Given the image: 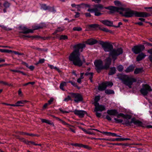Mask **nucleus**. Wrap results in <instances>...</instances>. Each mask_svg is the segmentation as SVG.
I'll list each match as a JSON object with an SVG mask.
<instances>
[{
  "label": "nucleus",
  "mask_w": 152,
  "mask_h": 152,
  "mask_svg": "<svg viewBox=\"0 0 152 152\" xmlns=\"http://www.w3.org/2000/svg\"><path fill=\"white\" fill-rule=\"evenodd\" d=\"M0 52L2 53H10L12 52V50H8L5 49H0Z\"/></svg>",
  "instance_id": "nucleus-33"
},
{
  "label": "nucleus",
  "mask_w": 152,
  "mask_h": 152,
  "mask_svg": "<svg viewBox=\"0 0 152 152\" xmlns=\"http://www.w3.org/2000/svg\"><path fill=\"white\" fill-rule=\"evenodd\" d=\"M12 53H14L15 54H17V55H22V54H23L22 53H19L18 52H16V51H12Z\"/></svg>",
  "instance_id": "nucleus-62"
},
{
  "label": "nucleus",
  "mask_w": 152,
  "mask_h": 152,
  "mask_svg": "<svg viewBox=\"0 0 152 152\" xmlns=\"http://www.w3.org/2000/svg\"><path fill=\"white\" fill-rule=\"evenodd\" d=\"M119 140V141H123L124 140H130L131 139L129 138H116V140Z\"/></svg>",
  "instance_id": "nucleus-42"
},
{
  "label": "nucleus",
  "mask_w": 152,
  "mask_h": 152,
  "mask_svg": "<svg viewBox=\"0 0 152 152\" xmlns=\"http://www.w3.org/2000/svg\"><path fill=\"white\" fill-rule=\"evenodd\" d=\"M74 113L78 116L80 118H83L84 117L85 114L87 113L86 111L83 110H75L73 111Z\"/></svg>",
  "instance_id": "nucleus-14"
},
{
  "label": "nucleus",
  "mask_w": 152,
  "mask_h": 152,
  "mask_svg": "<svg viewBox=\"0 0 152 152\" xmlns=\"http://www.w3.org/2000/svg\"><path fill=\"white\" fill-rule=\"evenodd\" d=\"M48 66L51 69H54L56 70L59 73L61 72V70L56 66H54L53 65H51L49 64H48Z\"/></svg>",
  "instance_id": "nucleus-27"
},
{
  "label": "nucleus",
  "mask_w": 152,
  "mask_h": 152,
  "mask_svg": "<svg viewBox=\"0 0 152 152\" xmlns=\"http://www.w3.org/2000/svg\"><path fill=\"white\" fill-rule=\"evenodd\" d=\"M70 95L72 97L75 99L74 101L78 103L79 102L83 100L82 96L79 94L71 93H70Z\"/></svg>",
  "instance_id": "nucleus-12"
},
{
  "label": "nucleus",
  "mask_w": 152,
  "mask_h": 152,
  "mask_svg": "<svg viewBox=\"0 0 152 152\" xmlns=\"http://www.w3.org/2000/svg\"><path fill=\"white\" fill-rule=\"evenodd\" d=\"M73 29L74 31H80L82 30V28L80 27H76L73 28Z\"/></svg>",
  "instance_id": "nucleus-43"
},
{
  "label": "nucleus",
  "mask_w": 152,
  "mask_h": 152,
  "mask_svg": "<svg viewBox=\"0 0 152 152\" xmlns=\"http://www.w3.org/2000/svg\"><path fill=\"white\" fill-rule=\"evenodd\" d=\"M124 120H123L122 124L125 125L126 126H131L132 123V118L131 119V121H130L129 120L130 119L128 118H124Z\"/></svg>",
  "instance_id": "nucleus-20"
},
{
  "label": "nucleus",
  "mask_w": 152,
  "mask_h": 152,
  "mask_svg": "<svg viewBox=\"0 0 152 152\" xmlns=\"http://www.w3.org/2000/svg\"><path fill=\"white\" fill-rule=\"evenodd\" d=\"M122 7H118L114 6H111L108 7H105L104 8L106 9H108L110 10V12L113 13L115 12H119L121 14H123V12H122L121 10Z\"/></svg>",
  "instance_id": "nucleus-11"
},
{
  "label": "nucleus",
  "mask_w": 152,
  "mask_h": 152,
  "mask_svg": "<svg viewBox=\"0 0 152 152\" xmlns=\"http://www.w3.org/2000/svg\"><path fill=\"white\" fill-rule=\"evenodd\" d=\"M70 99H71L70 97L69 96H67V97L65 98L64 99L63 101H64L67 102L68 101H69V100H70Z\"/></svg>",
  "instance_id": "nucleus-53"
},
{
  "label": "nucleus",
  "mask_w": 152,
  "mask_h": 152,
  "mask_svg": "<svg viewBox=\"0 0 152 152\" xmlns=\"http://www.w3.org/2000/svg\"><path fill=\"white\" fill-rule=\"evenodd\" d=\"M99 29L101 30H102L103 31H105V32H109V30H108V29H107L106 28H104V27H103V28H100V27H99Z\"/></svg>",
  "instance_id": "nucleus-51"
},
{
  "label": "nucleus",
  "mask_w": 152,
  "mask_h": 152,
  "mask_svg": "<svg viewBox=\"0 0 152 152\" xmlns=\"http://www.w3.org/2000/svg\"><path fill=\"white\" fill-rule=\"evenodd\" d=\"M67 83H70L73 86H75V87L77 88L78 89L79 88L77 86V83L73 81H69Z\"/></svg>",
  "instance_id": "nucleus-39"
},
{
  "label": "nucleus",
  "mask_w": 152,
  "mask_h": 152,
  "mask_svg": "<svg viewBox=\"0 0 152 152\" xmlns=\"http://www.w3.org/2000/svg\"><path fill=\"white\" fill-rule=\"evenodd\" d=\"M100 99V96H95L94 99V103H98V102Z\"/></svg>",
  "instance_id": "nucleus-44"
},
{
  "label": "nucleus",
  "mask_w": 152,
  "mask_h": 152,
  "mask_svg": "<svg viewBox=\"0 0 152 152\" xmlns=\"http://www.w3.org/2000/svg\"><path fill=\"white\" fill-rule=\"evenodd\" d=\"M85 47V44L84 43H82L76 44L74 45L73 48H84Z\"/></svg>",
  "instance_id": "nucleus-30"
},
{
  "label": "nucleus",
  "mask_w": 152,
  "mask_h": 152,
  "mask_svg": "<svg viewBox=\"0 0 152 152\" xmlns=\"http://www.w3.org/2000/svg\"><path fill=\"white\" fill-rule=\"evenodd\" d=\"M142 69L141 68H137L134 71V73L135 74H137L141 72Z\"/></svg>",
  "instance_id": "nucleus-47"
},
{
  "label": "nucleus",
  "mask_w": 152,
  "mask_h": 152,
  "mask_svg": "<svg viewBox=\"0 0 152 152\" xmlns=\"http://www.w3.org/2000/svg\"><path fill=\"white\" fill-rule=\"evenodd\" d=\"M67 39V37L66 36L62 35L60 37V38H59V39L60 40H61V39L65 40V39Z\"/></svg>",
  "instance_id": "nucleus-50"
},
{
  "label": "nucleus",
  "mask_w": 152,
  "mask_h": 152,
  "mask_svg": "<svg viewBox=\"0 0 152 152\" xmlns=\"http://www.w3.org/2000/svg\"><path fill=\"white\" fill-rule=\"evenodd\" d=\"M107 113L110 115L115 116L118 113V111L116 109H111L108 110L107 111Z\"/></svg>",
  "instance_id": "nucleus-18"
},
{
  "label": "nucleus",
  "mask_w": 152,
  "mask_h": 152,
  "mask_svg": "<svg viewBox=\"0 0 152 152\" xmlns=\"http://www.w3.org/2000/svg\"><path fill=\"white\" fill-rule=\"evenodd\" d=\"M35 83V82H28L27 83H25L23 85V86H26L28 84H31L32 85H33Z\"/></svg>",
  "instance_id": "nucleus-52"
},
{
  "label": "nucleus",
  "mask_w": 152,
  "mask_h": 152,
  "mask_svg": "<svg viewBox=\"0 0 152 152\" xmlns=\"http://www.w3.org/2000/svg\"><path fill=\"white\" fill-rule=\"evenodd\" d=\"M102 23L104 24L107 26H112L113 24V22L106 20L101 21Z\"/></svg>",
  "instance_id": "nucleus-23"
},
{
  "label": "nucleus",
  "mask_w": 152,
  "mask_h": 152,
  "mask_svg": "<svg viewBox=\"0 0 152 152\" xmlns=\"http://www.w3.org/2000/svg\"><path fill=\"white\" fill-rule=\"evenodd\" d=\"M61 124H63L64 125H67L68 126H70V125H69V124L67 123L65 121L63 120H62V121L61 122Z\"/></svg>",
  "instance_id": "nucleus-60"
},
{
  "label": "nucleus",
  "mask_w": 152,
  "mask_h": 152,
  "mask_svg": "<svg viewBox=\"0 0 152 152\" xmlns=\"http://www.w3.org/2000/svg\"><path fill=\"white\" fill-rule=\"evenodd\" d=\"M116 116L118 118H120L121 117H122L123 118H128L129 119H131V115H128V114H124L123 113H118H118L116 115Z\"/></svg>",
  "instance_id": "nucleus-19"
},
{
  "label": "nucleus",
  "mask_w": 152,
  "mask_h": 152,
  "mask_svg": "<svg viewBox=\"0 0 152 152\" xmlns=\"http://www.w3.org/2000/svg\"><path fill=\"white\" fill-rule=\"evenodd\" d=\"M105 118L108 121H111L112 120L111 117L108 115H107L106 116Z\"/></svg>",
  "instance_id": "nucleus-59"
},
{
  "label": "nucleus",
  "mask_w": 152,
  "mask_h": 152,
  "mask_svg": "<svg viewBox=\"0 0 152 152\" xmlns=\"http://www.w3.org/2000/svg\"><path fill=\"white\" fill-rule=\"evenodd\" d=\"M105 52H109L110 56H111L114 61L117 59V57L122 53L123 50L122 48H117L115 49L114 48H103Z\"/></svg>",
  "instance_id": "nucleus-4"
},
{
  "label": "nucleus",
  "mask_w": 152,
  "mask_h": 152,
  "mask_svg": "<svg viewBox=\"0 0 152 152\" xmlns=\"http://www.w3.org/2000/svg\"><path fill=\"white\" fill-rule=\"evenodd\" d=\"M93 73H91V74H90L89 76V79L90 80V81L91 83H92L93 82V81L92 80V79L93 77Z\"/></svg>",
  "instance_id": "nucleus-54"
},
{
  "label": "nucleus",
  "mask_w": 152,
  "mask_h": 152,
  "mask_svg": "<svg viewBox=\"0 0 152 152\" xmlns=\"http://www.w3.org/2000/svg\"><path fill=\"white\" fill-rule=\"evenodd\" d=\"M116 72V69L115 67H111L110 68V70L108 73V75H111L114 74Z\"/></svg>",
  "instance_id": "nucleus-25"
},
{
  "label": "nucleus",
  "mask_w": 152,
  "mask_h": 152,
  "mask_svg": "<svg viewBox=\"0 0 152 152\" xmlns=\"http://www.w3.org/2000/svg\"><path fill=\"white\" fill-rule=\"evenodd\" d=\"M144 45H146L145 46L146 47H151L152 46V45L150 43H148L146 42H144L143 44V45H135L133 47V48H145V46Z\"/></svg>",
  "instance_id": "nucleus-21"
},
{
  "label": "nucleus",
  "mask_w": 152,
  "mask_h": 152,
  "mask_svg": "<svg viewBox=\"0 0 152 152\" xmlns=\"http://www.w3.org/2000/svg\"><path fill=\"white\" fill-rule=\"evenodd\" d=\"M45 59L44 58L40 59L38 62L36 64L37 65L39 64H42L44 62Z\"/></svg>",
  "instance_id": "nucleus-49"
},
{
  "label": "nucleus",
  "mask_w": 152,
  "mask_h": 152,
  "mask_svg": "<svg viewBox=\"0 0 152 152\" xmlns=\"http://www.w3.org/2000/svg\"><path fill=\"white\" fill-rule=\"evenodd\" d=\"M114 120L117 123H121L123 122V120L121 119H118L116 118H114Z\"/></svg>",
  "instance_id": "nucleus-45"
},
{
  "label": "nucleus",
  "mask_w": 152,
  "mask_h": 152,
  "mask_svg": "<svg viewBox=\"0 0 152 152\" xmlns=\"http://www.w3.org/2000/svg\"><path fill=\"white\" fill-rule=\"evenodd\" d=\"M105 93L107 94H113L114 92L113 90L106 89L105 91Z\"/></svg>",
  "instance_id": "nucleus-32"
},
{
  "label": "nucleus",
  "mask_w": 152,
  "mask_h": 152,
  "mask_svg": "<svg viewBox=\"0 0 152 152\" xmlns=\"http://www.w3.org/2000/svg\"><path fill=\"white\" fill-rule=\"evenodd\" d=\"M104 7L103 5L99 4L94 5V8L88 9L87 11L91 12H94L95 16H99L102 14L101 10Z\"/></svg>",
  "instance_id": "nucleus-5"
},
{
  "label": "nucleus",
  "mask_w": 152,
  "mask_h": 152,
  "mask_svg": "<svg viewBox=\"0 0 152 152\" xmlns=\"http://www.w3.org/2000/svg\"><path fill=\"white\" fill-rule=\"evenodd\" d=\"M49 7L47 6L45 4H43L41 5V9L44 10H46L48 9Z\"/></svg>",
  "instance_id": "nucleus-36"
},
{
  "label": "nucleus",
  "mask_w": 152,
  "mask_h": 152,
  "mask_svg": "<svg viewBox=\"0 0 152 152\" xmlns=\"http://www.w3.org/2000/svg\"><path fill=\"white\" fill-rule=\"evenodd\" d=\"M75 146L81 147L82 144L80 143H75Z\"/></svg>",
  "instance_id": "nucleus-63"
},
{
  "label": "nucleus",
  "mask_w": 152,
  "mask_h": 152,
  "mask_svg": "<svg viewBox=\"0 0 152 152\" xmlns=\"http://www.w3.org/2000/svg\"><path fill=\"white\" fill-rule=\"evenodd\" d=\"M144 48H132V51L135 54H138L143 50Z\"/></svg>",
  "instance_id": "nucleus-24"
},
{
  "label": "nucleus",
  "mask_w": 152,
  "mask_h": 152,
  "mask_svg": "<svg viewBox=\"0 0 152 152\" xmlns=\"http://www.w3.org/2000/svg\"><path fill=\"white\" fill-rule=\"evenodd\" d=\"M117 68L119 72H121L123 70L124 66L122 65H120L117 66Z\"/></svg>",
  "instance_id": "nucleus-35"
},
{
  "label": "nucleus",
  "mask_w": 152,
  "mask_h": 152,
  "mask_svg": "<svg viewBox=\"0 0 152 152\" xmlns=\"http://www.w3.org/2000/svg\"><path fill=\"white\" fill-rule=\"evenodd\" d=\"M132 123L139 127H144L143 124L140 121L137 120L135 118H132Z\"/></svg>",
  "instance_id": "nucleus-16"
},
{
  "label": "nucleus",
  "mask_w": 152,
  "mask_h": 152,
  "mask_svg": "<svg viewBox=\"0 0 152 152\" xmlns=\"http://www.w3.org/2000/svg\"><path fill=\"white\" fill-rule=\"evenodd\" d=\"M134 69V66L131 65L128 67L125 70V72L126 73L129 72L133 71Z\"/></svg>",
  "instance_id": "nucleus-26"
},
{
  "label": "nucleus",
  "mask_w": 152,
  "mask_h": 152,
  "mask_svg": "<svg viewBox=\"0 0 152 152\" xmlns=\"http://www.w3.org/2000/svg\"><path fill=\"white\" fill-rule=\"evenodd\" d=\"M81 147H83L85 148H86L87 149L89 150H90L91 149V148L90 147L88 146V145H84L82 144Z\"/></svg>",
  "instance_id": "nucleus-48"
},
{
  "label": "nucleus",
  "mask_w": 152,
  "mask_h": 152,
  "mask_svg": "<svg viewBox=\"0 0 152 152\" xmlns=\"http://www.w3.org/2000/svg\"><path fill=\"white\" fill-rule=\"evenodd\" d=\"M59 110L62 113L64 114L65 113H69L70 112H72L71 110H69L68 111L64 110L62 109V108H60L59 109Z\"/></svg>",
  "instance_id": "nucleus-38"
},
{
  "label": "nucleus",
  "mask_w": 152,
  "mask_h": 152,
  "mask_svg": "<svg viewBox=\"0 0 152 152\" xmlns=\"http://www.w3.org/2000/svg\"><path fill=\"white\" fill-rule=\"evenodd\" d=\"M37 37V36H26L25 35H22V36L21 37L22 38H24L25 37H26L28 38H31L33 39V38H36Z\"/></svg>",
  "instance_id": "nucleus-46"
},
{
  "label": "nucleus",
  "mask_w": 152,
  "mask_h": 152,
  "mask_svg": "<svg viewBox=\"0 0 152 152\" xmlns=\"http://www.w3.org/2000/svg\"><path fill=\"white\" fill-rule=\"evenodd\" d=\"M100 40H99L100 41ZM96 39L93 38H90L85 41V43L88 45H93L96 44L97 43H99V42Z\"/></svg>",
  "instance_id": "nucleus-17"
},
{
  "label": "nucleus",
  "mask_w": 152,
  "mask_h": 152,
  "mask_svg": "<svg viewBox=\"0 0 152 152\" xmlns=\"http://www.w3.org/2000/svg\"><path fill=\"white\" fill-rule=\"evenodd\" d=\"M41 121L42 123H45L49 124L53 126L54 125L53 123L51 122L50 121L43 119H41Z\"/></svg>",
  "instance_id": "nucleus-28"
},
{
  "label": "nucleus",
  "mask_w": 152,
  "mask_h": 152,
  "mask_svg": "<svg viewBox=\"0 0 152 152\" xmlns=\"http://www.w3.org/2000/svg\"><path fill=\"white\" fill-rule=\"evenodd\" d=\"M31 70H33L34 69V67L32 65L30 66L29 67H28Z\"/></svg>",
  "instance_id": "nucleus-64"
},
{
  "label": "nucleus",
  "mask_w": 152,
  "mask_h": 152,
  "mask_svg": "<svg viewBox=\"0 0 152 152\" xmlns=\"http://www.w3.org/2000/svg\"><path fill=\"white\" fill-rule=\"evenodd\" d=\"M113 85V84L112 82H103L99 84L98 87V89L101 91H105L107 87H111Z\"/></svg>",
  "instance_id": "nucleus-10"
},
{
  "label": "nucleus",
  "mask_w": 152,
  "mask_h": 152,
  "mask_svg": "<svg viewBox=\"0 0 152 152\" xmlns=\"http://www.w3.org/2000/svg\"><path fill=\"white\" fill-rule=\"evenodd\" d=\"M83 48H75L69 56V60L70 61L72 62L74 65L80 66L83 63L85 62V59L83 56L82 60L80 58V53L83 51Z\"/></svg>",
  "instance_id": "nucleus-1"
},
{
  "label": "nucleus",
  "mask_w": 152,
  "mask_h": 152,
  "mask_svg": "<svg viewBox=\"0 0 152 152\" xmlns=\"http://www.w3.org/2000/svg\"><path fill=\"white\" fill-rule=\"evenodd\" d=\"M95 66V69L98 73H99L101 70L104 69L102 61L100 60H97L94 62Z\"/></svg>",
  "instance_id": "nucleus-7"
},
{
  "label": "nucleus",
  "mask_w": 152,
  "mask_h": 152,
  "mask_svg": "<svg viewBox=\"0 0 152 152\" xmlns=\"http://www.w3.org/2000/svg\"><path fill=\"white\" fill-rule=\"evenodd\" d=\"M28 101L26 100H22L18 101L16 103L17 105H20V106H23V105L22 104H24L28 102Z\"/></svg>",
  "instance_id": "nucleus-29"
},
{
  "label": "nucleus",
  "mask_w": 152,
  "mask_h": 152,
  "mask_svg": "<svg viewBox=\"0 0 152 152\" xmlns=\"http://www.w3.org/2000/svg\"><path fill=\"white\" fill-rule=\"evenodd\" d=\"M140 91L142 94L144 96H146L147 95L148 92L152 91V89L148 84H143L142 85V88L141 89Z\"/></svg>",
  "instance_id": "nucleus-8"
},
{
  "label": "nucleus",
  "mask_w": 152,
  "mask_h": 152,
  "mask_svg": "<svg viewBox=\"0 0 152 152\" xmlns=\"http://www.w3.org/2000/svg\"><path fill=\"white\" fill-rule=\"evenodd\" d=\"M96 112V115L97 117L100 118L101 116V113H98V111H95Z\"/></svg>",
  "instance_id": "nucleus-58"
},
{
  "label": "nucleus",
  "mask_w": 152,
  "mask_h": 152,
  "mask_svg": "<svg viewBox=\"0 0 152 152\" xmlns=\"http://www.w3.org/2000/svg\"><path fill=\"white\" fill-rule=\"evenodd\" d=\"M99 44L101 45L102 48H115L119 47V45L117 43H112L108 42H104L102 41L99 42Z\"/></svg>",
  "instance_id": "nucleus-6"
},
{
  "label": "nucleus",
  "mask_w": 152,
  "mask_h": 152,
  "mask_svg": "<svg viewBox=\"0 0 152 152\" xmlns=\"http://www.w3.org/2000/svg\"><path fill=\"white\" fill-rule=\"evenodd\" d=\"M64 29L60 27H58L57 29L53 33V34L54 35L58 32L62 31H63Z\"/></svg>",
  "instance_id": "nucleus-37"
},
{
  "label": "nucleus",
  "mask_w": 152,
  "mask_h": 152,
  "mask_svg": "<svg viewBox=\"0 0 152 152\" xmlns=\"http://www.w3.org/2000/svg\"><path fill=\"white\" fill-rule=\"evenodd\" d=\"M118 78L125 85L128 86L129 88H132V85L134 82H136V79L132 76H129L123 74L117 75Z\"/></svg>",
  "instance_id": "nucleus-3"
},
{
  "label": "nucleus",
  "mask_w": 152,
  "mask_h": 152,
  "mask_svg": "<svg viewBox=\"0 0 152 152\" xmlns=\"http://www.w3.org/2000/svg\"><path fill=\"white\" fill-rule=\"evenodd\" d=\"M123 14H121L126 17L129 18L133 16L145 17L150 16V15L145 12H138L132 10L128 8L122 7L121 10Z\"/></svg>",
  "instance_id": "nucleus-2"
},
{
  "label": "nucleus",
  "mask_w": 152,
  "mask_h": 152,
  "mask_svg": "<svg viewBox=\"0 0 152 152\" xmlns=\"http://www.w3.org/2000/svg\"><path fill=\"white\" fill-rule=\"evenodd\" d=\"M54 99L53 98H51L48 101V103L50 105L52 104V102H53Z\"/></svg>",
  "instance_id": "nucleus-57"
},
{
  "label": "nucleus",
  "mask_w": 152,
  "mask_h": 152,
  "mask_svg": "<svg viewBox=\"0 0 152 152\" xmlns=\"http://www.w3.org/2000/svg\"><path fill=\"white\" fill-rule=\"evenodd\" d=\"M94 105L95 106V111L102 112L106 110L105 106L103 105H100L99 103H94Z\"/></svg>",
  "instance_id": "nucleus-13"
},
{
  "label": "nucleus",
  "mask_w": 152,
  "mask_h": 152,
  "mask_svg": "<svg viewBox=\"0 0 152 152\" xmlns=\"http://www.w3.org/2000/svg\"><path fill=\"white\" fill-rule=\"evenodd\" d=\"M105 134L106 135H107L108 134V135L112 136L113 137H121V136L117 135L115 133H112L110 132H105Z\"/></svg>",
  "instance_id": "nucleus-31"
},
{
  "label": "nucleus",
  "mask_w": 152,
  "mask_h": 152,
  "mask_svg": "<svg viewBox=\"0 0 152 152\" xmlns=\"http://www.w3.org/2000/svg\"><path fill=\"white\" fill-rule=\"evenodd\" d=\"M114 3L115 5H121V2L118 1H114Z\"/></svg>",
  "instance_id": "nucleus-56"
},
{
  "label": "nucleus",
  "mask_w": 152,
  "mask_h": 152,
  "mask_svg": "<svg viewBox=\"0 0 152 152\" xmlns=\"http://www.w3.org/2000/svg\"><path fill=\"white\" fill-rule=\"evenodd\" d=\"M21 134L22 135H29L31 136H35L36 135L35 134H29L27 133L23 132L21 133Z\"/></svg>",
  "instance_id": "nucleus-41"
},
{
  "label": "nucleus",
  "mask_w": 152,
  "mask_h": 152,
  "mask_svg": "<svg viewBox=\"0 0 152 152\" xmlns=\"http://www.w3.org/2000/svg\"><path fill=\"white\" fill-rule=\"evenodd\" d=\"M76 14L75 15V18H78L80 16V14L78 12H75Z\"/></svg>",
  "instance_id": "nucleus-61"
},
{
  "label": "nucleus",
  "mask_w": 152,
  "mask_h": 152,
  "mask_svg": "<svg viewBox=\"0 0 152 152\" xmlns=\"http://www.w3.org/2000/svg\"><path fill=\"white\" fill-rule=\"evenodd\" d=\"M32 28L33 30L28 29L25 27H20V29L21 30V31L20 32L23 34H27L29 33H32L33 32L34 30L41 28H42V27L39 26H36L33 27Z\"/></svg>",
  "instance_id": "nucleus-9"
},
{
  "label": "nucleus",
  "mask_w": 152,
  "mask_h": 152,
  "mask_svg": "<svg viewBox=\"0 0 152 152\" xmlns=\"http://www.w3.org/2000/svg\"><path fill=\"white\" fill-rule=\"evenodd\" d=\"M10 5V3L7 1H5L3 4V6L5 8H9Z\"/></svg>",
  "instance_id": "nucleus-40"
},
{
  "label": "nucleus",
  "mask_w": 152,
  "mask_h": 152,
  "mask_svg": "<svg viewBox=\"0 0 152 152\" xmlns=\"http://www.w3.org/2000/svg\"><path fill=\"white\" fill-rule=\"evenodd\" d=\"M104 69H108L111 64V59L110 57L106 58L104 61Z\"/></svg>",
  "instance_id": "nucleus-15"
},
{
  "label": "nucleus",
  "mask_w": 152,
  "mask_h": 152,
  "mask_svg": "<svg viewBox=\"0 0 152 152\" xmlns=\"http://www.w3.org/2000/svg\"><path fill=\"white\" fill-rule=\"evenodd\" d=\"M66 85V83L64 82L61 83L60 86V88L62 90L64 91V87Z\"/></svg>",
  "instance_id": "nucleus-34"
},
{
  "label": "nucleus",
  "mask_w": 152,
  "mask_h": 152,
  "mask_svg": "<svg viewBox=\"0 0 152 152\" xmlns=\"http://www.w3.org/2000/svg\"><path fill=\"white\" fill-rule=\"evenodd\" d=\"M146 56V55L142 53L139 54L137 56L136 58V60L137 61H139L144 59Z\"/></svg>",
  "instance_id": "nucleus-22"
},
{
  "label": "nucleus",
  "mask_w": 152,
  "mask_h": 152,
  "mask_svg": "<svg viewBox=\"0 0 152 152\" xmlns=\"http://www.w3.org/2000/svg\"><path fill=\"white\" fill-rule=\"evenodd\" d=\"M98 26L99 25L98 24H93L90 25L89 27L91 28H96L97 27H98Z\"/></svg>",
  "instance_id": "nucleus-55"
}]
</instances>
